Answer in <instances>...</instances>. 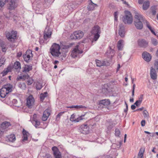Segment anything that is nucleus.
Returning a JSON list of instances; mask_svg holds the SVG:
<instances>
[{
  "mask_svg": "<svg viewBox=\"0 0 158 158\" xmlns=\"http://www.w3.org/2000/svg\"><path fill=\"white\" fill-rule=\"evenodd\" d=\"M73 44V43H71L69 45H64L61 48L59 44L54 43L50 49V53L53 57L62 61L66 56V53L68 52L67 49Z\"/></svg>",
  "mask_w": 158,
  "mask_h": 158,
  "instance_id": "nucleus-1",
  "label": "nucleus"
},
{
  "mask_svg": "<svg viewBox=\"0 0 158 158\" xmlns=\"http://www.w3.org/2000/svg\"><path fill=\"white\" fill-rule=\"evenodd\" d=\"M134 24L138 29L140 30L143 28L142 22L144 23L145 18L137 11L135 12Z\"/></svg>",
  "mask_w": 158,
  "mask_h": 158,
  "instance_id": "nucleus-2",
  "label": "nucleus"
},
{
  "mask_svg": "<svg viewBox=\"0 0 158 158\" xmlns=\"http://www.w3.org/2000/svg\"><path fill=\"white\" fill-rule=\"evenodd\" d=\"M124 13L125 16L122 18L123 22L125 24H131L133 21V18L131 13L129 11L125 10Z\"/></svg>",
  "mask_w": 158,
  "mask_h": 158,
  "instance_id": "nucleus-3",
  "label": "nucleus"
},
{
  "mask_svg": "<svg viewBox=\"0 0 158 158\" xmlns=\"http://www.w3.org/2000/svg\"><path fill=\"white\" fill-rule=\"evenodd\" d=\"M15 0H0V6L3 7L6 1L8 3L7 6L8 9L10 10H13L15 8Z\"/></svg>",
  "mask_w": 158,
  "mask_h": 158,
  "instance_id": "nucleus-4",
  "label": "nucleus"
},
{
  "mask_svg": "<svg viewBox=\"0 0 158 158\" xmlns=\"http://www.w3.org/2000/svg\"><path fill=\"white\" fill-rule=\"evenodd\" d=\"M101 32V29L98 25L94 26L92 29L91 33L94 35V40L97 41L100 37Z\"/></svg>",
  "mask_w": 158,
  "mask_h": 158,
  "instance_id": "nucleus-5",
  "label": "nucleus"
},
{
  "mask_svg": "<svg viewBox=\"0 0 158 158\" xmlns=\"http://www.w3.org/2000/svg\"><path fill=\"white\" fill-rule=\"evenodd\" d=\"M17 31L12 30L6 33V36L9 41L14 42L17 38Z\"/></svg>",
  "mask_w": 158,
  "mask_h": 158,
  "instance_id": "nucleus-6",
  "label": "nucleus"
},
{
  "mask_svg": "<svg viewBox=\"0 0 158 158\" xmlns=\"http://www.w3.org/2000/svg\"><path fill=\"white\" fill-rule=\"evenodd\" d=\"M83 33L81 31H78L73 32L71 34L70 36V38L71 40H79L83 36Z\"/></svg>",
  "mask_w": 158,
  "mask_h": 158,
  "instance_id": "nucleus-7",
  "label": "nucleus"
},
{
  "mask_svg": "<svg viewBox=\"0 0 158 158\" xmlns=\"http://www.w3.org/2000/svg\"><path fill=\"white\" fill-rule=\"evenodd\" d=\"M79 45H77L72 51L71 56L72 57L75 58L78 56L79 54H81L83 52L82 50H79Z\"/></svg>",
  "mask_w": 158,
  "mask_h": 158,
  "instance_id": "nucleus-8",
  "label": "nucleus"
},
{
  "mask_svg": "<svg viewBox=\"0 0 158 158\" xmlns=\"http://www.w3.org/2000/svg\"><path fill=\"white\" fill-rule=\"evenodd\" d=\"M79 131L83 134H88L89 131V128L87 124H83L78 128Z\"/></svg>",
  "mask_w": 158,
  "mask_h": 158,
  "instance_id": "nucleus-9",
  "label": "nucleus"
},
{
  "mask_svg": "<svg viewBox=\"0 0 158 158\" xmlns=\"http://www.w3.org/2000/svg\"><path fill=\"white\" fill-rule=\"evenodd\" d=\"M110 104V100L108 99H105L101 100L99 102V104L101 106L102 105V107L104 108H107L109 110L110 107L109 106Z\"/></svg>",
  "mask_w": 158,
  "mask_h": 158,
  "instance_id": "nucleus-10",
  "label": "nucleus"
},
{
  "mask_svg": "<svg viewBox=\"0 0 158 158\" xmlns=\"http://www.w3.org/2000/svg\"><path fill=\"white\" fill-rule=\"evenodd\" d=\"M33 57V54L32 53L31 50H28L25 53V54L23 55V57L24 60L27 63H28L31 57Z\"/></svg>",
  "mask_w": 158,
  "mask_h": 158,
  "instance_id": "nucleus-11",
  "label": "nucleus"
},
{
  "mask_svg": "<svg viewBox=\"0 0 158 158\" xmlns=\"http://www.w3.org/2000/svg\"><path fill=\"white\" fill-rule=\"evenodd\" d=\"M138 45L141 48H145L148 46V42L144 39H139L138 40Z\"/></svg>",
  "mask_w": 158,
  "mask_h": 158,
  "instance_id": "nucleus-12",
  "label": "nucleus"
},
{
  "mask_svg": "<svg viewBox=\"0 0 158 158\" xmlns=\"http://www.w3.org/2000/svg\"><path fill=\"white\" fill-rule=\"evenodd\" d=\"M52 34L51 30L49 29L48 27H47L44 31V39L47 40L49 38H50Z\"/></svg>",
  "mask_w": 158,
  "mask_h": 158,
  "instance_id": "nucleus-13",
  "label": "nucleus"
},
{
  "mask_svg": "<svg viewBox=\"0 0 158 158\" xmlns=\"http://www.w3.org/2000/svg\"><path fill=\"white\" fill-rule=\"evenodd\" d=\"M34 102V98L32 96H29L27 99V106L29 108H31V106L33 105Z\"/></svg>",
  "mask_w": 158,
  "mask_h": 158,
  "instance_id": "nucleus-14",
  "label": "nucleus"
},
{
  "mask_svg": "<svg viewBox=\"0 0 158 158\" xmlns=\"http://www.w3.org/2000/svg\"><path fill=\"white\" fill-rule=\"evenodd\" d=\"M118 27L119 28L118 34L121 37L123 38L125 36V30L124 25L121 24L119 25Z\"/></svg>",
  "mask_w": 158,
  "mask_h": 158,
  "instance_id": "nucleus-15",
  "label": "nucleus"
},
{
  "mask_svg": "<svg viewBox=\"0 0 158 158\" xmlns=\"http://www.w3.org/2000/svg\"><path fill=\"white\" fill-rule=\"evenodd\" d=\"M52 150L53 152V154L55 158H61L60 152L56 147H53L52 148Z\"/></svg>",
  "mask_w": 158,
  "mask_h": 158,
  "instance_id": "nucleus-16",
  "label": "nucleus"
},
{
  "mask_svg": "<svg viewBox=\"0 0 158 158\" xmlns=\"http://www.w3.org/2000/svg\"><path fill=\"white\" fill-rule=\"evenodd\" d=\"M97 66L98 67H101L102 66H108L110 65V63L106 60L100 61L99 60H96Z\"/></svg>",
  "mask_w": 158,
  "mask_h": 158,
  "instance_id": "nucleus-17",
  "label": "nucleus"
},
{
  "mask_svg": "<svg viewBox=\"0 0 158 158\" xmlns=\"http://www.w3.org/2000/svg\"><path fill=\"white\" fill-rule=\"evenodd\" d=\"M142 57L144 60L147 62H149L151 59L150 54L147 52H144L143 53Z\"/></svg>",
  "mask_w": 158,
  "mask_h": 158,
  "instance_id": "nucleus-18",
  "label": "nucleus"
},
{
  "mask_svg": "<svg viewBox=\"0 0 158 158\" xmlns=\"http://www.w3.org/2000/svg\"><path fill=\"white\" fill-rule=\"evenodd\" d=\"M32 69V66L31 64L30 65L25 64L24 67H23V72L28 73Z\"/></svg>",
  "mask_w": 158,
  "mask_h": 158,
  "instance_id": "nucleus-19",
  "label": "nucleus"
},
{
  "mask_svg": "<svg viewBox=\"0 0 158 158\" xmlns=\"http://www.w3.org/2000/svg\"><path fill=\"white\" fill-rule=\"evenodd\" d=\"M50 114L48 109H47L45 110L43 116L42 118V119L43 121H45L48 118Z\"/></svg>",
  "mask_w": 158,
  "mask_h": 158,
  "instance_id": "nucleus-20",
  "label": "nucleus"
},
{
  "mask_svg": "<svg viewBox=\"0 0 158 158\" xmlns=\"http://www.w3.org/2000/svg\"><path fill=\"white\" fill-rule=\"evenodd\" d=\"M150 76L151 78L154 80L157 78V75L156 71L153 67H151L150 70Z\"/></svg>",
  "mask_w": 158,
  "mask_h": 158,
  "instance_id": "nucleus-21",
  "label": "nucleus"
},
{
  "mask_svg": "<svg viewBox=\"0 0 158 158\" xmlns=\"http://www.w3.org/2000/svg\"><path fill=\"white\" fill-rule=\"evenodd\" d=\"M89 2L87 6V8L89 10H93L95 7L97 6V5L94 3L91 0H89Z\"/></svg>",
  "mask_w": 158,
  "mask_h": 158,
  "instance_id": "nucleus-22",
  "label": "nucleus"
},
{
  "mask_svg": "<svg viewBox=\"0 0 158 158\" xmlns=\"http://www.w3.org/2000/svg\"><path fill=\"white\" fill-rule=\"evenodd\" d=\"M2 88L5 89L6 91L9 93L11 91L12 86L10 84H8L4 85Z\"/></svg>",
  "mask_w": 158,
  "mask_h": 158,
  "instance_id": "nucleus-23",
  "label": "nucleus"
},
{
  "mask_svg": "<svg viewBox=\"0 0 158 158\" xmlns=\"http://www.w3.org/2000/svg\"><path fill=\"white\" fill-rule=\"evenodd\" d=\"M10 126L11 124L9 122L5 121L2 123L1 124V127L2 129H6Z\"/></svg>",
  "mask_w": 158,
  "mask_h": 158,
  "instance_id": "nucleus-24",
  "label": "nucleus"
},
{
  "mask_svg": "<svg viewBox=\"0 0 158 158\" xmlns=\"http://www.w3.org/2000/svg\"><path fill=\"white\" fill-rule=\"evenodd\" d=\"M8 93L4 88H2L0 89V96L2 98H4Z\"/></svg>",
  "mask_w": 158,
  "mask_h": 158,
  "instance_id": "nucleus-25",
  "label": "nucleus"
},
{
  "mask_svg": "<svg viewBox=\"0 0 158 158\" xmlns=\"http://www.w3.org/2000/svg\"><path fill=\"white\" fill-rule=\"evenodd\" d=\"M13 68L18 70H20L21 69V64L20 63L19 61L15 62L13 65Z\"/></svg>",
  "mask_w": 158,
  "mask_h": 158,
  "instance_id": "nucleus-26",
  "label": "nucleus"
},
{
  "mask_svg": "<svg viewBox=\"0 0 158 158\" xmlns=\"http://www.w3.org/2000/svg\"><path fill=\"white\" fill-rule=\"evenodd\" d=\"M150 5L149 1H147L144 2L143 5V9L144 10H146L149 8Z\"/></svg>",
  "mask_w": 158,
  "mask_h": 158,
  "instance_id": "nucleus-27",
  "label": "nucleus"
},
{
  "mask_svg": "<svg viewBox=\"0 0 158 158\" xmlns=\"http://www.w3.org/2000/svg\"><path fill=\"white\" fill-rule=\"evenodd\" d=\"M7 138L9 141L12 142H13L16 140L15 135L13 134L9 135L7 137Z\"/></svg>",
  "mask_w": 158,
  "mask_h": 158,
  "instance_id": "nucleus-28",
  "label": "nucleus"
},
{
  "mask_svg": "<svg viewBox=\"0 0 158 158\" xmlns=\"http://www.w3.org/2000/svg\"><path fill=\"white\" fill-rule=\"evenodd\" d=\"M124 41L123 40H120L118 42L117 44V47L119 50H121L123 48V43Z\"/></svg>",
  "mask_w": 158,
  "mask_h": 158,
  "instance_id": "nucleus-29",
  "label": "nucleus"
},
{
  "mask_svg": "<svg viewBox=\"0 0 158 158\" xmlns=\"http://www.w3.org/2000/svg\"><path fill=\"white\" fill-rule=\"evenodd\" d=\"M11 67L8 66L6 69H5L2 72V76H4L6 75L7 73L10 71Z\"/></svg>",
  "mask_w": 158,
  "mask_h": 158,
  "instance_id": "nucleus-30",
  "label": "nucleus"
},
{
  "mask_svg": "<svg viewBox=\"0 0 158 158\" xmlns=\"http://www.w3.org/2000/svg\"><path fill=\"white\" fill-rule=\"evenodd\" d=\"M107 87V85H106V87L105 86H104L102 88V93L105 94H106L109 92V90L108 89Z\"/></svg>",
  "mask_w": 158,
  "mask_h": 158,
  "instance_id": "nucleus-31",
  "label": "nucleus"
},
{
  "mask_svg": "<svg viewBox=\"0 0 158 158\" xmlns=\"http://www.w3.org/2000/svg\"><path fill=\"white\" fill-rule=\"evenodd\" d=\"M0 46L2 48V51L3 52H5L6 49V45L4 42H2L0 43Z\"/></svg>",
  "mask_w": 158,
  "mask_h": 158,
  "instance_id": "nucleus-32",
  "label": "nucleus"
},
{
  "mask_svg": "<svg viewBox=\"0 0 158 158\" xmlns=\"http://www.w3.org/2000/svg\"><path fill=\"white\" fill-rule=\"evenodd\" d=\"M47 92H45L44 94L42 93L40 94V101H43L44 100L45 98L47 96Z\"/></svg>",
  "mask_w": 158,
  "mask_h": 158,
  "instance_id": "nucleus-33",
  "label": "nucleus"
},
{
  "mask_svg": "<svg viewBox=\"0 0 158 158\" xmlns=\"http://www.w3.org/2000/svg\"><path fill=\"white\" fill-rule=\"evenodd\" d=\"M33 124H34L35 127L37 128L38 126L40 125V123L39 121L34 119V120H33Z\"/></svg>",
  "mask_w": 158,
  "mask_h": 158,
  "instance_id": "nucleus-34",
  "label": "nucleus"
},
{
  "mask_svg": "<svg viewBox=\"0 0 158 158\" xmlns=\"http://www.w3.org/2000/svg\"><path fill=\"white\" fill-rule=\"evenodd\" d=\"M85 115V114L82 115L80 116L79 117L77 118L76 119H75L74 120L75 122H79L80 120L83 119L84 118H83Z\"/></svg>",
  "mask_w": 158,
  "mask_h": 158,
  "instance_id": "nucleus-35",
  "label": "nucleus"
},
{
  "mask_svg": "<svg viewBox=\"0 0 158 158\" xmlns=\"http://www.w3.org/2000/svg\"><path fill=\"white\" fill-rule=\"evenodd\" d=\"M151 42L152 44H153L154 46L156 45L158 43L157 40L155 38H152Z\"/></svg>",
  "mask_w": 158,
  "mask_h": 158,
  "instance_id": "nucleus-36",
  "label": "nucleus"
},
{
  "mask_svg": "<svg viewBox=\"0 0 158 158\" xmlns=\"http://www.w3.org/2000/svg\"><path fill=\"white\" fill-rule=\"evenodd\" d=\"M27 80V84L28 85H31L33 82V80L30 77Z\"/></svg>",
  "mask_w": 158,
  "mask_h": 158,
  "instance_id": "nucleus-37",
  "label": "nucleus"
},
{
  "mask_svg": "<svg viewBox=\"0 0 158 158\" xmlns=\"http://www.w3.org/2000/svg\"><path fill=\"white\" fill-rule=\"evenodd\" d=\"M36 89L38 90H40L42 87V85L40 83H38L36 85Z\"/></svg>",
  "mask_w": 158,
  "mask_h": 158,
  "instance_id": "nucleus-38",
  "label": "nucleus"
},
{
  "mask_svg": "<svg viewBox=\"0 0 158 158\" xmlns=\"http://www.w3.org/2000/svg\"><path fill=\"white\" fill-rule=\"evenodd\" d=\"M5 62V60L4 58L0 57V67L1 66L2 64H4Z\"/></svg>",
  "mask_w": 158,
  "mask_h": 158,
  "instance_id": "nucleus-39",
  "label": "nucleus"
},
{
  "mask_svg": "<svg viewBox=\"0 0 158 158\" xmlns=\"http://www.w3.org/2000/svg\"><path fill=\"white\" fill-rule=\"evenodd\" d=\"M115 134L116 136H118L120 134V131L117 128H116L115 130Z\"/></svg>",
  "mask_w": 158,
  "mask_h": 158,
  "instance_id": "nucleus-40",
  "label": "nucleus"
},
{
  "mask_svg": "<svg viewBox=\"0 0 158 158\" xmlns=\"http://www.w3.org/2000/svg\"><path fill=\"white\" fill-rule=\"evenodd\" d=\"M143 158V152H141L140 151L139 153L138 154V158Z\"/></svg>",
  "mask_w": 158,
  "mask_h": 158,
  "instance_id": "nucleus-41",
  "label": "nucleus"
},
{
  "mask_svg": "<svg viewBox=\"0 0 158 158\" xmlns=\"http://www.w3.org/2000/svg\"><path fill=\"white\" fill-rule=\"evenodd\" d=\"M109 51H110L109 53L111 54L110 56H113L114 54V51L113 49H111L110 48Z\"/></svg>",
  "mask_w": 158,
  "mask_h": 158,
  "instance_id": "nucleus-42",
  "label": "nucleus"
},
{
  "mask_svg": "<svg viewBox=\"0 0 158 158\" xmlns=\"http://www.w3.org/2000/svg\"><path fill=\"white\" fill-rule=\"evenodd\" d=\"M155 67L156 70H158V59H157L155 61Z\"/></svg>",
  "mask_w": 158,
  "mask_h": 158,
  "instance_id": "nucleus-43",
  "label": "nucleus"
},
{
  "mask_svg": "<svg viewBox=\"0 0 158 158\" xmlns=\"http://www.w3.org/2000/svg\"><path fill=\"white\" fill-rule=\"evenodd\" d=\"M143 114L145 118L148 117L149 116L148 112L146 110L143 111Z\"/></svg>",
  "mask_w": 158,
  "mask_h": 158,
  "instance_id": "nucleus-44",
  "label": "nucleus"
},
{
  "mask_svg": "<svg viewBox=\"0 0 158 158\" xmlns=\"http://www.w3.org/2000/svg\"><path fill=\"white\" fill-rule=\"evenodd\" d=\"M29 77V76L27 74L24 75L23 76V79L24 80H25L26 79H27Z\"/></svg>",
  "mask_w": 158,
  "mask_h": 158,
  "instance_id": "nucleus-45",
  "label": "nucleus"
},
{
  "mask_svg": "<svg viewBox=\"0 0 158 158\" xmlns=\"http://www.w3.org/2000/svg\"><path fill=\"white\" fill-rule=\"evenodd\" d=\"M118 15V12L117 11L114 12V20L117 21V15Z\"/></svg>",
  "mask_w": 158,
  "mask_h": 158,
  "instance_id": "nucleus-46",
  "label": "nucleus"
},
{
  "mask_svg": "<svg viewBox=\"0 0 158 158\" xmlns=\"http://www.w3.org/2000/svg\"><path fill=\"white\" fill-rule=\"evenodd\" d=\"M75 117V115L74 114H73L71 115V117L70 118V121H72V122H74V118Z\"/></svg>",
  "mask_w": 158,
  "mask_h": 158,
  "instance_id": "nucleus-47",
  "label": "nucleus"
},
{
  "mask_svg": "<svg viewBox=\"0 0 158 158\" xmlns=\"http://www.w3.org/2000/svg\"><path fill=\"white\" fill-rule=\"evenodd\" d=\"M12 16L13 18L14 21H17L18 17L17 16H16L15 15H13V14H12Z\"/></svg>",
  "mask_w": 158,
  "mask_h": 158,
  "instance_id": "nucleus-48",
  "label": "nucleus"
},
{
  "mask_svg": "<svg viewBox=\"0 0 158 158\" xmlns=\"http://www.w3.org/2000/svg\"><path fill=\"white\" fill-rule=\"evenodd\" d=\"M152 12L153 15H155L156 14V11L155 8L152 9Z\"/></svg>",
  "mask_w": 158,
  "mask_h": 158,
  "instance_id": "nucleus-49",
  "label": "nucleus"
},
{
  "mask_svg": "<svg viewBox=\"0 0 158 158\" xmlns=\"http://www.w3.org/2000/svg\"><path fill=\"white\" fill-rule=\"evenodd\" d=\"M146 23V26L147 27L149 28V27H151V26L150 25L149 22L146 20L145 19L144 23Z\"/></svg>",
  "mask_w": 158,
  "mask_h": 158,
  "instance_id": "nucleus-50",
  "label": "nucleus"
},
{
  "mask_svg": "<svg viewBox=\"0 0 158 158\" xmlns=\"http://www.w3.org/2000/svg\"><path fill=\"white\" fill-rule=\"evenodd\" d=\"M141 102L137 100L136 102L135 103L134 105H135L137 106H138L139 105H140L141 103Z\"/></svg>",
  "mask_w": 158,
  "mask_h": 158,
  "instance_id": "nucleus-51",
  "label": "nucleus"
},
{
  "mask_svg": "<svg viewBox=\"0 0 158 158\" xmlns=\"http://www.w3.org/2000/svg\"><path fill=\"white\" fill-rule=\"evenodd\" d=\"M64 112H60L56 116V117L57 118H60V116H61L63 114H64Z\"/></svg>",
  "mask_w": 158,
  "mask_h": 158,
  "instance_id": "nucleus-52",
  "label": "nucleus"
},
{
  "mask_svg": "<svg viewBox=\"0 0 158 158\" xmlns=\"http://www.w3.org/2000/svg\"><path fill=\"white\" fill-rule=\"evenodd\" d=\"M149 30L151 31V32L154 35H156V33L155 32V31H154V30H153V29L152 28V27H149V28H148Z\"/></svg>",
  "mask_w": 158,
  "mask_h": 158,
  "instance_id": "nucleus-53",
  "label": "nucleus"
},
{
  "mask_svg": "<svg viewBox=\"0 0 158 158\" xmlns=\"http://www.w3.org/2000/svg\"><path fill=\"white\" fill-rule=\"evenodd\" d=\"M143 95L141 94L140 95V97L139 98V100H138L140 102H142L143 98Z\"/></svg>",
  "mask_w": 158,
  "mask_h": 158,
  "instance_id": "nucleus-54",
  "label": "nucleus"
},
{
  "mask_svg": "<svg viewBox=\"0 0 158 158\" xmlns=\"http://www.w3.org/2000/svg\"><path fill=\"white\" fill-rule=\"evenodd\" d=\"M145 121L144 120H143L141 122V125L142 127H144L145 125Z\"/></svg>",
  "mask_w": 158,
  "mask_h": 158,
  "instance_id": "nucleus-55",
  "label": "nucleus"
},
{
  "mask_svg": "<svg viewBox=\"0 0 158 158\" xmlns=\"http://www.w3.org/2000/svg\"><path fill=\"white\" fill-rule=\"evenodd\" d=\"M9 13V16L8 15H6L5 16L6 18L9 19L10 17H12V14H11V12L10 11Z\"/></svg>",
  "mask_w": 158,
  "mask_h": 158,
  "instance_id": "nucleus-56",
  "label": "nucleus"
},
{
  "mask_svg": "<svg viewBox=\"0 0 158 158\" xmlns=\"http://www.w3.org/2000/svg\"><path fill=\"white\" fill-rule=\"evenodd\" d=\"M23 135H27L28 132H27L25 130L23 129Z\"/></svg>",
  "mask_w": 158,
  "mask_h": 158,
  "instance_id": "nucleus-57",
  "label": "nucleus"
},
{
  "mask_svg": "<svg viewBox=\"0 0 158 158\" xmlns=\"http://www.w3.org/2000/svg\"><path fill=\"white\" fill-rule=\"evenodd\" d=\"M143 107L140 108L136 109V110H134V111H142L143 110Z\"/></svg>",
  "mask_w": 158,
  "mask_h": 158,
  "instance_id": "nucleus-58",
  "label": "nucleus"
},
{
  "mask_svg": "<svg viewBox=\"0 0 158 158\" xmlns=\"http://www.w3.org/2000/svg\"><path fill=\"white\" fill-rule=\"evenodd\" d=\"M22 53L21 52H19L17 53V56L18 57H19L21 56Z\"/></svg>",
  "mask_w": 158,
  "mask_h": 158,
  "instance_id": "nucleus-59",
  "label": "nucleus"
},
{
  "mask_svg": "<svg viewBox=\"0 0 158 158\" xmlns=\"http://www.w3.org/2000/svg\"><path fill=\"white\" fill-rule=\"evenodd\" d=\"M21 79H23V76H20L17 77V80L19 81Z\"/></svg>",
  "mask_w": 158,
  "mask_h": 158,
  "instance_id": "nucleus-60",
  "label": "nucleus"
},
{
  "mask_svg": "<svg viewBox=\"0 0 158 158\" xmlns=\"http://www.w3.org/2000/svg\"><path fill=\"white\" fill-rule=\"evenodd\" d=\"M131 108L132 110H133L135 109L136 106H135V105H132L131 106Z\"/></svg>",
  "mask_w": 158,
  "mask_h": 158,
  "instance_id": "nucleus-61",
  "label": "nucleus"
},
{
  "mask_svg": "<svg viewBox=\"0 0 158 158\" xmlns=\"http://www.w3.org/2000/svg\"><path fill=\"white\" fill-rule=\"evenodd\" d=\"M143 0H138V3L139 4H141L143 3Z\"/></svg>",
  "mask_w": 158,
  "mask_h": 158,
  "instance_id": "nucleus-62",
  "label": "nucleus"
},
{
  "mask_svg": "<svg viewBox=\"0 0 158 158\" xmlns=\"http://www.w3.org/2000/svg\"><path fill=\"white\" fill-rule=\"evenodd\" d=\"M86 107H85L84 106H82V105H80L79 106L78 109L80 108H86Z\"/></svg>",
  "mask_w": 158,
  "mask_h": 158,
  "instance_id": "nucleus-63",
  "label": "nucleus"
},
{
  "mask_svg": "<svg viewBox=\"0 0 158 158\" xmlns=\"http://www.w3.org/2000/svg\"><path fill=\"white\" fill-rule=\"evenodd\" d=\"M46 158H52V156L50 155H47Z\"/></svg>",
  "mask_w": 158,
  "mask_h": 158,
  "instance_id": "nucleus-64",
  "label": "nucleus"
}]
</instances>
